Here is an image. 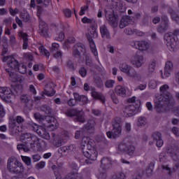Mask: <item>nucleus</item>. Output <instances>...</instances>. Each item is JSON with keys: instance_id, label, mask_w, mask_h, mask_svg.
<instances>
[{"instance_id": "338daca9", "label": "nucleus", "mask_w": 179, "mask_h": 179, "mask_svg": "<svg viewBox=\"0 0 179 179\" xmlns=\"http://www.w3.org/2000/svg\"><path fill=\"white\" fill-rule=\"evenodd\" d=\"M171 17H172L173 20L176 22V23H179V15H178L172 13L171 14Z\"/></svg>"}, {"instance_id": "4d7b16f0", "label": "nucleus", "mask_w": 179, "mask_h": 179, "mask_svg": "<svg viewBox=\"0 0 179 179\" xmlns=\"http://www.w3.org/2000/svg\"><path fill=\"white\" fill-rule=\"evenodd\" d=\"M42 111L45 113V114H51V108L48 106L47 105H44L41 108Z\"/></svg>"}, {"instance_id": "49530a36", "label": "nucleus", "mask_w": 179, "mask_h": 179, "mask_svg": "<svg viewBox=\"0 0 179 179\" xmlns=\"http://www.w3.org/2000/svg\"><path fill=\"white\" fill-rule=\"evenodd\" d=\"M125 178H127V176H125V173L122 172H118L115 176H113L111 179H125Z\"/></svg>"}, {"instance_id": "39448f33", "label": "nucleus", "mask_w": 179, "mask_h": 179, "mask_svg": "<svg viewBox=\"0 0 179 179\" xmlns=\"http://www.w3.org/2000/svg\"><path fill=\"white\" fill-rule=\"evenodd\" d=\"M177 36H179V30L176 29L173 32H169L165 34L164 40L169 51H174V48L177 47L178 41H177Z\"/></svg>"}, {"instance_id": "4c0bfd02", "label": "nucleus", "mask_w": 179, "mask_h": 179, "mask_svg": "<svg viewBox=\"0 0 179 179\" xmlns=\"http://www.w3.org/2000/svg\"><path fill=\"white\" fill-rule=\"evenodd\" d=\"M82 23H83L84 24H93L94 23H96V20L93 19V18H88L87 17H84L82 20H81Z\"/></svg>"}, {"instance_id": "8fccbe9b", "label": "nucleus", "mask_w": 179, "mask_h": 179, "mask_svg": "<svg viewBox=\"0 0 179 179\" xmlns=\"http://www.w3.org/2000/svg\"><path fill=\"white\" fill-rule=\"evenodd\" d=\"M79 74L82 78H86V75H87V70L85 67H81L79 69Z\"/></svg>"}, {"instance_id": "bf43d9fd", "label": "nucleus", "mask_w": 179, "mask_h": 179, "mask_svg": "<svg viewBox=\"0 0 179 179\" xmlns=\"http://www.w3.org/2000/svg\"><path fill=\"white\" fill-rule=\"evenodd\" d=\"M77 101L78 100H76V99L71 98L68 101V104L70 107H75Z\"/></svg>"}, {"instance_id": "7ed1b4c3", "label": "nucleus", "mask_w": 179, "mask_h": 179, "mask_svg": "<svg viewBox=\"0 0 179 179\" xmlns=\"http://www.w3.org/2000/svg\"><path fill=\"white\" fill-rule=\"evenodd\" d=\"M87 146V148H89V138H83L81 142V150L83 152V155L85 156V157H87L85 160L86 164H92V162H94V160H97V151L94 148L90 147V148L85 149V148Z\"/></svg>"}, {"instance_id": "aec40b11", "label": "nucleus", "mask_w": 179, "mask_h": 179, "mask_svg": "<svg viewBox=\"0 0 179 179\" xmlns=\"http://www.w3.org/2000/svg\"><path fill=\"white\" fill-rule=\"evenodd\" d=\"M174 69V67L173 66V62H167L165 64L164 75L165 78H169L170 75H171V73L173 72Z\"/></svg>"}, {"instance_id": "37998d69", "label": "nucleus", "mask_w": 179, "mask_h": 179, "mask_svg": "<svg viewBox=\"0 0 179 179\" xmlns=\"http://www.w3.org/2000/svg\"><path fill=\"white\" fill-rule=\"evenodd\" d=\"M21 19L23 20L24 22H29L30 20V15H29V13L27 11H24V13H22L20 14Z\"/></svg>"}, {"instance_id": "c85d7f7f", "label": "nucleus", "mask_w": 179, "mask_h": 179, "mask_svg": "<svg viewBox=\"0 0 179 179\" xmlns=\"http://www.w3.org/2000/svg\"><path fill=\"white\" fill-rule=\"evenodd\" d=\"M42 94H45L46 96L51 97L52 96H54V94H55V91H54V89L51 87V85L48 84L45 87L44 92H42Z\"/></svg>"}, {"instance_id": "603ef678", "label": "nucleus", "mask_w": 179, "mask_h": 179, "mask_svg": "<svg viewBox=\"0 0 179 179\" xmlns=\"http://www.w3.org/2000/svg\"><path fill=\"white\" fill-rule=\"evenodd\" d=\"M152 138H153V140L155 141L162 139V133L159 131L154 133L152 134Z\"/></svg>"}, {"instance_id": "864d4df0", "label": "nucleus", "mask_w": 179, "mask_h": 179, "mask_svg": "<svg viewBox=\"0 0 179 179\" xmlns=\"http://www.w3.org/2000/svg\"><path fill=\"white\" fill-rule=\"evenodd\" d=\"M156 66V62L152 61L149 65L148 71L150 73L155 72V68Z\"/></svg>"}, {"instance_id": "a19ab883", "label": "nucleus", "mask_w": 179, "mask_h": 179, "mask_svg": "<svg viewBox=\"0 0 179 179\" xmlns=\"http://www.w3.org/2000/svg\"><path fill=\"white\" fill-rule=\"evenodd\" d=\"M21 159L27 166H31V158L30 157L21 155Z\"/></svg>"}, {"instance_id": "9d476101", "label": "nucleus", "mask_w": 179, "mask_h": 179, "mask_svg": "<svg viewBox=\"0 0 179 179\" xmlns=\"http://www.w3.org/2000/svg\"><path fill=\"white\" fill-rule=\"evenodd\" d=\"M0 97L6 101H12V99L15 97L12 90L8 87H0Z\"/></svg>"}, {"instance_id": "a18cd8bd", "label": "nucleus", "mask_w": 179, "mask_h": 179, "mask_svg": "<svg viewBox=\"0 0 179 179\" xmlns=\"http://www.w3.org/2000/svg\"><path fill=\"white\" fill-rule=\"evenodd\" d=\"M39 51L42 55H45L47 58H50V52L44 48V46L39 47Z\"/></svg>"}, {"instance_id": "dca6fc26", "label": "nucleus", "mask_w": 179, "mask_h": 179, "mask_svg": "<svg viewBox=\"0 0 179 179\" xmlns=\"http://www.w3.org/2000/svg\"><path fill=\"white\" fill-rule=\"evenodd\" d=\"M39 34L43 37H48V25L43 20L39 22Z\"/></svg>"}, {"instance_id": "3c124183", "label": "nucleus", "mask_w": 179, "mask_h": 179, "mask_svg": "<svg viewBox=\"0 0 179 179\" xmlns=\"http://www.w3.org/2000/svg\"><path fill=\"white\" fill-rule=\"evenodd\" d=\"M57 51H59V45L56 43H53L52 44L51 52H57Z\"/></svg>"}, {"instance_id": "774afa93", "label": "nucleus", "mask_w": 179, "mask_h": 179, "mask_svg": "<svg viewBox=\"0 0 179 179\" xmlns=\"http://www.w3.org/2000/svg\"><path fill=\"white\" fill-rule=\"evenodd\" d=\"M173 114L176 117H179V106L173 108Z\"/></svg>"}, {"instance_id": "cd10ccee", "label": "nucleus", "mask_w": 179, "mask_h": 179, "mask_svg": "<svg viewBox=\"0 0 179 179\" xmlns=\"http://www.w3.org/2000/svg\"><path fill=\"white\" fill-rule=\"evenodd\" d=\"M74 99L77 100V101H82L83 104H87L89 103V99L85 95H80L79 94L75 92L73 94Z\"/></svg>"}, {"instance_id": "c9c22d12", "label": "nucleus", "mask_w": 179, "mask_h": 179, "mask_svg": "<svg viewBox=\"0 0 179 179\" xmlns=\"http://www.w3.org/2000/svg\"><path fill=\"white\" fill-rule=\"evenodd\" d=\"M38 135L39 136H41V138H43V139H46L47 141H50V138H51V136H50V133H48V131L43 127L41 130V134Z\"/></svg>"}, {"instance_id": "5fc2aeb1", "label": "nucleus", "mask_w": 179, "mask_h": 179, "mask_svg": "<svg viewBox=\"0 0 179 179\" xmlns=\"http://www.w3.org/2000/svg\"><path fill=\"white\" fill-rule=\"evenodd\" d=\"M89 3H90V1L87 2V5L84 6V7H81V10L79 13L80 16H83V15H85L86 10H87V9H89Z\"/></svg>"}, {"instance_id": "0e129e2a", "label": "nucleus", "mask_w": 179, "mask_h": 179, "mask_svg": "<svg viewBox=\"0 0 179 179\" xmlns=\"http://www.w3.org/2000/svg\"><path fill=\"white\" fill-rule=\"evenodd\" d=\"M20 100L22 103H29V96H27V95H22Z\"/></svg>"}, {"instance_id": "79ce46f5", "label": "nucleus", "mask_w": 179, "mask_h": 179, "mask_svg": "<svg viewBox=\"0 0 179 179\" xmlns=\"http://www.w3.org/2000/svg\"><path fill=\"white\" fill-rule=\"evenodd\" d=\"M114 85H115V80H107L105 82V87L107 89H112V87H114Z\"/></svg>"}, {"instance_id": "ea45409f", "label": "nucleus", "mask_w": 179, "mask_h": 179, "mask_svg": "<svg viewBox=\"0 0 179 179\" xmlns=\"http://www.w3.org/2000/svg\"><path fill=\"white\" fill-rule=\"evenodd\" d=\"M31 127L33 131H34V132H36V134H38V135L41 134V129H43V127L41 126H38L36 123H32L31 124Z\"/></svg>"}, {"instance_id": "7c9ffc66", "label": "nucleus", "mask_w": 179, "mask_h": 179, "mask_svg": "<svg viewBox=\"0 0 179 179\" xmlns=\"http://www.w3.org/2000/svg\"><path fill=\"white\" fill-rule=\"evenodd\" d=\"M91 94L94 99H97L98 100L101 101V103H106V98L104 97V95L101 93H99L96 91H92Z\"/></svg>"}, {"instance_id": "f8f14e48", "label": "nucleus", "mask_w": 179, "mask_h": 179, "mask_svg": "<svg viewBox=\"0 0 179 179\" xmlns=\"http://www.w3.org/2000/svg\"><path fill=\"white\" fill-rule=\"evenodd\" d=\"M131 45L140 51H147L150 47L149 43L144 41H134L131 43Z\"/></svg>"}, {"instance_id": "052dcab7", "label": "nucleus", "mask_w": 179, "mask_h": 179, "mask_svg": "<svg viewBox=\"0 0 179 179\" xmlns=\"http://www.w3.org/2000/svg\"><path fill=\"white\" fill-rule=\"evenodd\" d=\"M44 167H45V162L41 161L39 163L36 164V169H37V170H40L41 169H44Z\"/></svg>"}, {"instance_id": "393cba45", "label": "nucleus", "mask_w": 179, "mask_h": 179, "mask_svg": "<svg viewBox=\"0 0 179 179\" xmlns=\"http://www.w3.org/2000/svg\"><path fill=\"white\" fill-rule=\"evenodd\" d=\"M87 40L90 43V47L93 55H94V57H97V55H99V53L97 52V48H96V43H94V41H93L92 36H88Z\"/></svg>"}, {"instance_id": "680f3d73", "label": "nucleus", "mask_w": 179, "mask_h": 179, "mask_svg": "<svg viewBox=\"0 0 179 179\" xmlns=\"http://www.w3.org/2000/svg\"><path fill=\"white\" fill-rule=\"evenodd\" d=\"M32 159L34 163L40 162V160H41V155L38 154L34 155H32Z\"/></svg>"}, {"instance_id": "4468645a", "label": "nucleus", "mask_w": 179, "mask_h": 179, "mask_svg": "<svg viewBox=\"0 0 179 179\" xmlns=\"http://www.w3.org/2000/svg\"><path fill=\"white\" fill-rule=\"evenodd\" d=\"M161 19V24L157 28V31L162 34L164 33V31L169 29V18L166 17V15H163Z\"/></svg>"}, {"instance_id": "58836bf2", "label": "nucleus", "mask_w": 179, "mask_h": 179, "mask_svg": "<svg viewBox=\"0 0 179 179\" xmlns=\"http://www.w3.org/2000/svg\"><path fill=\"white\" fill-rule=\"evenodd\" d=\"M131 66L127 65L125 63L122 64L120 66V71L121 72H123L124 73H126V75L129 72V70L131 69Z\"/></svg>"}, {"instance_id": "473e14b6", "label": "nucleus", "mask_w": 179, "mask_h": 179, "mask_svg": "<svg viewBox=\"0 0 179 179\" xmlns=\"http://www.w3.org/2000/svg\"><path fill=\"white\" fill-rule=\"evenodd\" d=\"M128 149V145L124 142L118 143L117 150L119 153H124V152H127Z\"/></svg>"}, {"instance_id": "c03bdc74", "label": "nucleus", "mask_w": 179, "mask_h": 179, "mask_svg": "<svg viewBox=\"0 0 179 179\" xmlns=\"http://www.w3.org/2000/svg\"><path fill=\"white\" fill-rule=\"evenodd\" d=\"M146 117H138L137 125L138 127H145L146 125Z\"/></svg>"}, {"instance_id": "f704fd0d", "label": "nucleus", "mask_w": 179, "mask_h": 179, "mask_svg": "<svg viewBox=\"0 0 179 179\" xmlns=\"http://www.w3.org/2000/svg\"><path fill=\"white\" fill-rule=\"evenodd\" d=\"M68 179H82V176L80 174L78 173L77 169H74L69 173Z\"/></svg>"}, {"instance_id": "f3484780", "label": "nucleus", "mask_w": 179, "mask_h": 179, "mask_svg": "<svg viewBox=\"0 0 179 179\" xmlns=\"http://www.w3.org/2000/svg\"><path fill=\"white\" fill-rule=\"evenodd\" d=\"M131 64L136 68H141L143 64V56L139 55L137 53L131 58Z\"/></svg>"}, {"instance_id": "412c9836", "label": "nucleus", "mask_w": 179, "mask_h": 179, "mask_svg": "<svg viewBox=\"0 0 179 179\" xmlns=\"http://www.w3.org/2000/svg\"><path fill=\"white\" fill-rule=\"evenodd\" d=\"M18 36L23 40V50H27V48L29 47V36L23 31L18 32Z\"/></svg>"}, {"instance_id": "b1692460", "label": "nucleus", "mask_w": 179, "mask_h": 179, "mask_svg": "<svg viewBox=\"0 0 179 179\" xmlns=\"http://www.w3.org/2000/svg\"><path fill=\"white\" fill-rule=\"evenodd\" d=\"M8 44L12 48H17L19 47V41H17L16 36L14 34L9 36Z\"/></svg>"}, {"instance_id": "69168bd1", "label": "nucleus", "mask_w": 179, "mask_h": 179, "mask_svg": "<svg viewBox=\"0 0 179 179\" xmlns=\"http://www.w3.org/2000/svg\"><path fill=\"white\" fill-rule=\"evenodd\" d=\"M172 132L174 134V135L178 138L179 136V129L177 127H174L172 129Z\"/></svg>"}, {"instance_id": "f257e3e1", "label": "nucleus", "mask_w": 179, "mask_h": 179, "mask_svg": "<svg viewBox=\"0 0 179 179\" xmlns=\"http://www.w3.org/2000/svg\"><path fill=\"white\" fill-rule=\"evenodd\" d=\"M159 90L161 94L157 96L155 99V108L158 113H164V111H166L165 106H166L168 108H171L172 107H174L176 103L173 95L168 92V85H162L160 87ZM162 103H164L165 106Z\"/></svg>"}, {"instance_id": "2eb2a0df", "label": "nucleus", "mask_w": 179, "mask_h": 179, "mask_svg": "<svg viewBox=\"0 0 179 179\" xmlns=\"http://www.w3.org/2000/svg\"><path fill=\"white\" fill-rule=\"evenodd\" d=\"M24 141L28 142L30 144L31 149H34L36 148L35 143L38 141L37 136L34 135H31V134L26 133L24 134Z\"/></svg>"}, {"instance_id": "e433bc0d", "label": "nucleus", "mask_w": 179, "mask_h": 179, "mask_svg": "<svg viewBox=\"0 0 179 179\" xmlns=\"http://www.w3.org/2000/svg\"><path fill=\"white\" fill-rule=\"evenodd\" d=\"M162 169L164 171H166L168 176H171V174H173V173L176 171V169L174 168L171 169V168L169 167V165H162Z\"/></svg>"}, {"instance_id": "6ab92c4d", "label": "nucleus", "mask_w": 179, "mask_h": 179, "mask_svg": "<svg viewBox=\"0 0 179 179\" xmlns=\"http://www.w3.org/2000/svg\"><path fill=\"white\" fill-rule=\"evenodd\" d=\"M127 76H129V78H132L135 80H138V82H142V76L139 73H137L136 71L134 69V68H131L130 70H129V72H127Z\"/></svg>"}, {"instance_id": "6e6d98bb", "label": "nucleus", "mask_w": 179, "mask_h": 179, "mask_svg": "<svg viewBox=\"0 0 179 179\" xmlns=\"http://www.w3.org/2000/svg\"><path fill=\"white\" fill-rule=\"evenodd\" d=\"M86 60H85V64L87 65V66H90V68H92L93 66V62L92 61V57L89 56L85 57Z\"/></svg>"}, {"instance_id": "2f4dec72", "label": "nucleus", "mask_w": 179, "mask_h": 179, "mask_svg": "<svg viewBox=\"0 0 179 179\" xmlns=\"http://www.w3.org/2000/svg\"><path fill=\"white\" fill-rule=\"evenodd\" d=\"M94 125H96V122L94 120H88L87 123L84 127V129L90 132H94Z\"/></svg>"}, {"instance_id": "423d86ee", "label": "nucleus", "mask_w": 179, "mask_h": 179, "mask_svg": "<svg viewBox=\"0 0 179 179\" xmlns=\"http://www.w3.org/2000/svg\"><path fill=\"white\" fill-rule=\"evenodd\" d=\"M35 120H38V121H44L45 120L46 122L49 124L47 126V128L50 131H55L59 127L58 122H57V119L52 116H46L44 117L43 115L40 113H35L34 115Z\"/></svg>"}, {"instance_id": "0eeeda50", "label": "nucleus", "mask_w": 179, "mask_h": 179, "mask_svg": "<svg viewBox=\"0 0 179 179\" xmlns=\"http://www.w3.org/2000/svg\"><path fill=\"white\" fill-rule=\"evenodd\" d=\"M137 104L132 103L127 106H124L123 108V113L124 117H134L135 114L139 113V107H141V101H137Z\"/></svg>"}, {"instance_id": "a211bd4d", "label": "nucleus", "mask_w": 179, "mask_h": 179, "mask_svg": "<svg viewBox=\"0 0 179 179\" xmlns=\"http://www.w3.org/2000/svg\"><path fill=\"white\" fill-rule=\"evenodd\" d=\"M99 30L102 38H106V40H111V34L110 33V31L107 28V26H101Z\"/></svg>"}, {"instance_id": "4be33fe9", "label": "nucleus", "mask_w": 179, "mask_h": 179, "mask_svg": "<svg viewBox=\"0 0 179 179\" xmlns=\"http://www.w3.org/2000/svg\"><path fill=\"white\" fill-rule=\"evenodd\" d=\"M115 93L120 97H127V88L121 85H117L115 87Z\"/></svg>"}, {"instance_id": "1a4fd4ad", "label": "nucleus", "mask_w": 179, "mask_h": 179, "mask_svg": "<svg viewBox=\"0 0 179 179\" xmlns=\"http://www.w3.org/2000/svg\"><path fill=\"white\" fill-rule=\"evenodd\" d=\"M122 132V127H121V124L117 122H114L113 124V129L111 131H107L106 135L108 138L111 139V138H113V139H115V138H118Z\"/></svg>"}, {"instance_id": "5701e85b", "label": "nucleus", "mask_w": 179, "mask_h": 179, "mask_svg": "<svg viewBox=\"0 0 179 179\" xmlns=\"http://www.w3.org/2000/svg\"><path fill=\"white\" fill-rule=\"evenodd\" d=\"M106 16L108 20L109 24L112 26V27H117L118 26V21L117 20V17L114 15H109L107 16V11H105Z\"/></svg>"}, {"instance_id": "de8ad7c7", "label": "nucleus", "mask_w": 179, "mask_h": 179, "mask_svg": "<svg viewBox=\"0 0 179 179\" xmlns=\"http://www.w3.org/2000/svg\"><path fill=\"white\" fill-rule=\"evenodd\" d=\"M80 110H78L77 109H70L68 111V116L69 117H76L78 115V113Z\"/></svg>"}, {"instance_id": "c756f323", "label": "nucleus", "mask_w": 179, "mask_h": 179, "mask_svg": "<svg viewBox=\"0 0 179 179\" xmlns=\"http://www.w3.org/2000/svg\"><path fill=\"white\" fill-rule=\"evenodd\" d=\"M2 43V52L1 55H5L8 52V43H9V39L6 36H3L1 41Z\"/></svg>"}, {"instance_id": "13d9d810", "label": "nucleus", "mask_w": 179, "mask_h": 179, "mask_svg": "<svg viewBox=\"0 0 179 179\" xmlns=\"http://www.w3.org/2000/svg\"><path fill=\"white\" fill-rule=\"evenodd\" d=\"M134 151H135V148H134L133 146L127 147V149L126 150V152L129 156H132V155H134Z\"/></svg>"}, {"instance_id": "f03ea898", "label": "nucleus", "mask_w": 179, "mask_h": 179, "mask_svg": "<svg viewBox=\"0 0 179 179\" xmlns=\"http://www.w3.org/2000/svg\"><path fill=\"white\" fill-rule=\"evenodd\" d=\"M3 61V62H6L7 66H8V68H10V70L9 69H6V71L10 75V79L11 82H20L22 78L17 76L16 73H13L12 70L15 69V71L20 72V73L24 74L26 73L27 71L26 66H24L23 64H19L17 60L15 59V58L12 56L4 57Z\"/></svg>"}, {"instance_id": "09e8293b", "label": "nucleus", "mask_w": 179, "mask_h": 179, "mask_svg": "<svg viewBox=\"0 0 179 179\" xmlns=\"http://www.w3.org/2000/svg\"><path fill=\"white\" fill-rule=\"evenodd\" d=\"M148 86L150 89H156L157 87V81L156 80H151Z\"/></svg>"}, {"instance_id": "9b49d317", "label": "nucleus", "mask_w": 179, "mask_h": 179, "mask_svg": "<svg viewBox=\"0 0 179 179\" xmlns=\"http://www.w3.org/2000/svg\"><path fill=\"white\" fill-rule=\"evenodd\" d=\"M112 162L110 158H103L101 160V169H99V173L101 177H103V178H106L107 176V174L106 173L107 171V167H110L111 166Z\"/></svg>"}, {"instance_id": "6e6552de", "label": "nucleus", "mask_w": 179, "mask_h": 179, "mask_svg": "<svg viewBox=\"0 0 179 179\" xmlns=\"http://www.w3.org/2000/svg\"><path fill=\"white\" fill-rule=\"evenodd\" d=\"M24 122V118L22 116H17L15 119L11 118L9 121L10 129L14 134H19L22 131V129L17 126L18 124H23Z\"/></svg>"}, {"instance_id": "bb28decb", "label": "nucleus", "mask_w": 179, "mask_h": 179, "mask_svg": "<svg viewBox=\"0 0 179 179\" xmlns=\"http://www.w3.org/2000/svg\"><path fill=\"white\" fill-rule=\"evenodd\" d=\"M167 153H169L170 155H172V158L173 160L177 161L178 160V157H179V149L177 148H169L167 150Z\"/></svg>"}, {"instance_id": "e2e57ef3", "label": "nucleus", "mask_w": 179, "mask_h": 179, "mask_svg": "<svg viewBox=\"0 0 179 179\" xmlns=\"http://www.w3.org/2000/svg\"><path fill=\"white\" fill-rule=\"evenodd\" d=\"M110 98L115 104H118V103H120V101H118L117 96H115V93H112L110 94Z\"/></svg>"}, {"instance_id": "72a5a7b5", "label": "nucleus", "mask_w": 179, "mask_h": 179, "mask_svg": "<svg viewBox=\"0 0 179 179\" xmlns=\"http://www.w3.org/2000/svg\"><path fill=\"white\" fill-rule=\"evenodd\" d=\"M76 117L78 122H81L82 124L86 122V119L85 118V113H83V110L78 111V113Z\"/></svg>"}, {"instance_id": "ddd939ff", "label": "nucleus", "mask_w": 179, "mask_h": 179, "mask_svg": "<svg viewBox=\"0 0 179 179\" xmlns=\"http://www.w3.org/2000/svg\"><path fill=\"white\" fill-rule=\"evenodd\" d=\"M86 54V48L83 43H76L73 47V55L76 58H79L80 57V54Z\"/></svg>"}, {"instance_id": "20e7f679", "label": "nucleus", "mask_w": 179, "mask_h": 179, "mask_svg": "<svg viewBox=\"0 0 179 179\" xmlns=\"http://www.w3.org/2000/svg\"><path fill=\"white\" fill-rule=\"evenodd\" d=\"M7 170L11 174H23L24 166L15 157H10L7 160Z\"/></svg>"}, {"instance_id": "a878e982", "label": "nucleus", "mask_w": 179, "mask_h": 179, "mask_svg": "<svg viewBox=\"0 0 179 179\" xmlns=\"http://www.w3.org/2000/svg\"><path fill=\"white\" fill-rule=\"evenodd\" d=\"M129 22H131V17H129V15L122 17L119 24L120 29H124V27H127V26L129 24Z\"/></svg>"}]
</instances>
